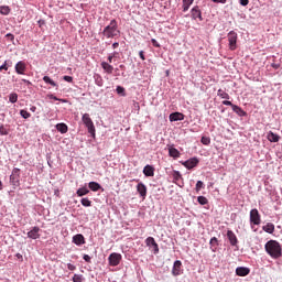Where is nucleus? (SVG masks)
I'll use <instances>...</instances> for the list:
<instances>
[{"label": "nucleus", "mask_w": 282, "mask_h": 282, "mask_svg": "<svg viewBox=\"0 0 282 282\" xmlns=\"http://www.w3.org/2000/svg\"><path fill=\"white\" fill-rule=\"evenodd\" d=\"M67 269L70 270V271H74V270H76V265H74L72 263H68Z\"/></svg>", "instance_id": "52"}, {"label": "nucleus", "mask_w": 282, "mask_h": 282, "mask_svg": "<svg viewBox=\"0 0 282 282\" xmlns=\"http://www.w3.org/2000/svg\"><path fill=\"white\" fill-rule=\"evenodd\" d=\"M169 154H170V158H180V151L175 148H170L169 149Z\"/></svg>", "instance_id": "28"}, {"label": "nucleus", "mask_w": 282, "mask_h": 282, "mask_svg": "<svg viewBox=\"0 0 282 282\" xmlns=\"http://www.w3.org/2000/svg\"><path fill=\"white\" fill-rule=\"evenodd\" d=\"M82 122L87 128V131L90 133L91 138H96V126H94V121L91 120V117H89V113L83 115Z\"/></svg>", "instance_id": "3"}, {"label": "nucleus", "mask_w": 282, "mask_h": 282, "mask_svg": "<svg viewBox=\"0 0 282 282\" xmlns=\"http://www.w3.org/2000/svg\"><path fill=\"white\" fill-rule=\"evenodd\" d=\"M202 188H204V182L197 181V183H196V193H199V191H202Z\"/></svg>", "instance_id": "39"}, {"label": "nucleus", "mask_w": 282, "mask_h": 282, "mask_svg": "<svg viewBox=\"0 0 282 282\" xmlns=\"http://www.w3.org/2000/svg\"><path fill=\"white\" fill-rule=\"evenodd\" d=\"M139 56L142 61H147V57H144V51H140Z\"/></svg>", "instance_id": "51"}, {"label": "nucleus", "mask_w": 282, "mask_h": 282, "mask_svg": "<svg viewBox=\"0 0 282 282\" xmlns=\"http://www.w3.org/2000/svg\"><path fill=\"white\" fill-rule=\"evenodd\" d=\"M25 69H28V66L25 65V62L20 61L15 64L17 74L23 75V74H25Z\"/></svg>", "instance_id": "12"}, {"label": "nucleus", "mask_w": 282, "mask_h": 282, "mask_svg": "<svg viewBox=\"0 0 282 282\" xmlns=\"http://www.w3.org/2000/svg\"><path fill=\"white\" fill-rule=\"evenodd\" d=\"M214 3H226L227 0H212Z\"/></svg>", "instance_id": "53"}, {"label": "nucleus", "mask_w": 282, "mask_h": 282, "mask_svg": "<svg viewBox=\"0 0 282 282\" xmlns=\"http://www.w3.org/2000/svg\"><path fill=\"white\" fill-rule=\"evenodd\" d=\"M143 175H145V177H153V175H155V169L151 165H145L143 169Z\"/></svg>", "instance_id": "18"}, {"label": "nucleus", "mask_w": 282, "mask_h": 282, "mask_svg": "<svg viewBox=\"0 0 282 282\" xmlns=\"http://www.w3.org/2000/svg\"><path fill=\"white\" fill-rule=\"evenodd\" d=\"M63 79L66 80V83H73L74 82V77L67 76V75L64 76Z\"/></svg>", "instance_id": "45"}, {"label": "nucleus", "mask_w": 282, "mask_h": 282, "mask_svg": "<svg viewBox=\"0 0 282 282\" xmlns=\"http://www.w3.org/2000/svg\"><path fill=\"white\" fill-rule=\"evenodd\" d=\"M250 223L254 226H259V224H261V215L259 214V209L254 208L250 210Z\"/></svg>", "instance_id": "6"}, {"label": "nucleus", "mask_w": 282, "mask_h": 282, "mask_svg": "<svg viewBox=\"0 0 282 282\" xmlns=\"http://www.w3.org/2000/svg\"><path fill=\"white\" fill-rule=\"evenodd\" d=\"M29 239H41V228L39 227H33L29 232H28Z\"/></svg>", "instance_id": "9"}, {"label": "nucleus", "mask_w": 282, "mask_h": 282, "mask_svg": "<svg viewBox=\"0 0 282 282\" xmlns=\"http://www.w3.org/2000/svg\"><path fill=\"white\" fill-rule=\"evenodd\" d=\"M83 259L86 263H91V257H89V254H84Z\"/></svg>", "instance_id": "46"}, {"label": "nucleus", "mask_w": 282, "mask_h": 282, "mask_svg": "<svg viewBox=\"0 0 282 282\" xmlns=\"http://www.w3.org/2000/svg\"><path fill=\"white\" fill-rule=\"evenodd\" d=\"M118 47H120V43L115 42V43L112 44V48L116 50V48H118Z\"/></svg>", "instance_id": "54"}, {"label": "nucleus", "mask_w": 282, "mask_h": 282, "mask_svg": "<svg viewBox=\"0 0 282 282\" xmlns=\"http://www.w3.org/2000/svg\"><path fill=\"white\" fill-rule=\"evenodd\" d=\"M250 3V0H240V6H248Z\"/></svg>", "instance_id": "50"}, {"label": "nucleus", "mask_w": 282, "mask_h": 282, "mask_svg": "<svg viewBox=\"0 0 282 282\" xmlns=\"http://www.w3.org/2000/svg\"><path fill=\"white\" fill-rule=\"evenodd\" d=\"M227 39L229 41V50L231 52H235V50H237V32L235 31H230L227 35Z\"/></svg>", "instance_id": "5"}, {"label": "nucleus", "mask_w": 282, "mask_h": 282, "mask_svg": "<svg viewBox=\"0 0 282 282\" xmlns=\"http://www.w3.org/2000/svg\"><path fill=\"white\" fill-rule=\"evenodd\" d=\"M237 276H248L250 274V268L248 267H238L236 269Z\"/></svg>", "instance_id": "14"}, {"label": "nucleus", "mask_w": 282, "mask_h": 282, "mask_svg": "<svg viewBox=\"0 0 282 282\" xmlns=\"http://www.w3.org/2000/svg\"><path fill=\"white\" fill-rule=\"evenodd\" d=\"M21 83H24L25 85H32V83L28 79H22Z\"/></svg>", "instance_id": "56"}, {"label": "nucleus", "mask_w": 282, "mask_h": 282, "mask_svg": "<svg viewBox=\"0 0 282 282\" xmlns=\"http://www.w3.org/2000/svg\"><path fill=\"white\" fill-rule=\"evenodd\" d=\"M180 120H184V113H182V112H172L170 115V122H177Z\"/></svg>", "instance_id": "17"}, {"label": "nucleus", "mask_w": 282, "mask_h": 282, "mask_svg": "<svg viewBox=\"0 0 282 282\" xmlns=\"http://www.w3.org/2000/svg\"><path fill=\"white\" fill-rule=\"evenodd\" d=\"M73 243H75V246H83L85 245V236H83V234H77L73 237Z\"/></svg>", "instance_id": "15"}, {"label": "nucleus", "mask_w": 282, "mask_h": 282, "mask_svg": "<svg viewBox=\"0 0 282 282\" xmlns=\"http://www.w3.org/2000/svg\"><path fill=\"white\" fill-rule=\"evenodd\" d=\"M192 13V19H194V21H197V19L199 21H204V18L202 17V10H199V7H194L191 11Z\"/></svg>", "instance_id": "11"}, {"label": "nucleus", "mask_w": 282, "mask_h": 282, "mask_svg": "<svg viewBox=\"0 0 282 282\" xmlns=\"http://www.w3.org/2000/svg\"><path fill=\"white\" fill-rule=\"evenodd\" d=\"M137 191L140 197H142L143 199L147 197V185H144L143 183H139L137 185Z\"/></svg>", "instance_id": "19"}, {"label": "nucleus", "mask_w": 282, "mask_h": 282, "mask_svg": "<svg viewBox=\"0 0 282 282\" xmlns=\"http://www.w3.org/2000/svg\"><path fill=\"white\" fill-rule=\"evenodd\" d=\"M223 105H225L227 107H232V105H235V104H232V101H229V100H224Z\"/></svg>", "instance_id": "48"}, {"label": "nucleus", "mask_w": 282, "mask_h": 282, "mask_svg": "<svg viewBox=\"0 0 282 282\" xmlns=\"http://www.w3.org/2000/svg\"><path fill=\"white\" fill-rule=\"evenodd\" d=\"M48 98H50L51 100H59L61 102H66L65 99H58V98H57L56 96H54V95H50Z\"/></svg>", "instance_id": "44"}, {"label": "nucleus", "mask_w": 282, "mask_h": 282, "mask_svg": "<svg viewBox=\"0 0 282 282\" xmlns=\"http://www.w3.org/2000/svg\"><path fill=\"white\" fill-rule=\"evenodd\" d=\"M0 14H4V15L10 14V7L8 6L0 7Z\"/></svg>", "instance_id": "34"}, {"label": "nucleus", "mask_w": 282, "mask_h": 282, "mask_svg": "<svg viewBox=\"0 0 282 282\" xmlns=\"http://www.w3.org/2000/svg\"><path fill=\"white\" fill-rule=\"evenodd\" d=\"M43 80H44V83H46V85H51L52 87H57L56 82H54L52 78H50V76H44Z\"/></svg>", "instance_id": "31"}, {"label": "nucleus", "mask_w": 282, "mask_h": 282, "mask_svg": "<svg viewBox=\"0 0 282 282\" xmlns=\"http://www.w3.org/2000/svg\"><path fill=\"white\" fill-rule=\"evenodd\" d=\"M10 184L13 188H19L21 186V170L19 167H14L10 175Z\"/></svg>", "instance_id": "4"}, {"label": "nucleus", "mask_w": 282, "mask_h": 282, "mask_svg": "<svg viewBox=\"0 0 282 282\" xmlns=\"http://www.w3.org/2000/svg\"><path fill=\"white\" fill-rule=\"evenodd\" d=\"M73 282H83V275L80 274H74Z\"/></svg>", "instance_id": "40"}, {"label": "nucleus", "mask_w": 282, "mask_h": 282, "mask_svg": "<svg viewBox=\"0 0 282 282\" xmlns=\"http://www.w3.org/2000/svg\"><path fill=\"white\" fill-rule=\"evenodd\" d=\"M20 116H22L24 120H28V118H30L32 115L28 110H21Z\"/></svg>", "instance_id": "36"}, {"label": "nucleus", "mask_w": 282, "mask_h": 282, "mask_svg": "<svg viewBox=\"0 0 282 282\" xmlns=\"http://www.w3.org/2000/svg\"><path fill=\"white\" fill-rule=\"evenodd\" d=\"M209 246H210V249L213 250V252H216L217 246H219V240L217 239V237H213L210 239Z\"/></svg>", "instance_id": "22"}, {"label": "nucleus", "mask_w": 282, "mask_h": 282, "mask_svg": "<svg viewBox=\"0 0 282 282\" xmlns=\"http://www.w3.org/2000/svg\"><path fill=\"white\" fill-rule=\"evenodd\" d=\"M269 142H279V140H281V137H279V134L270 131L267 135Z\"/></svg>", "instance_id": "20"}, {"label": "nucleus", "mask_w": 282, "mask_h": 282, "mask_svg": "<svg viewBox=\"0 0 282 282\" xmlns=\"http://www.w3.org/2000/svg\"><path fill=\"white\" fill-rule=\"evenodd\" d=\"M0 135H8V129L3 126H0Z\"/></svg>", "instance_id": "41"}, {"label": "nucleus", "mask_w": 282, "mask_h": 282, "mask_svg": "<svg viewBox=\"0 0 282 282\" xmlns=\"http://www.w3.org/2000/svg\"><path fill=\"white\" fill-rule=\"evenodd\" d=\"M217 96H219V98H223L225 100H230V95H228V93H226L224 89H218Z\"/></svg>", "instance_id": "27"}, {"label": "nucleus", "mask_w": 282, "mask_h": 282, "mask_svg": "<svg viewBox=\"0 0 282 282\" xmlns=\"http://www.w3.org/2000/svg\"><path fill=\"white\" fill-rule=\"evenodd\" d=\"M173 178L177 182L180 180H182V173H180V171H174L173 172Z\"/></svg>", "instance_id": "37"}, {"label": "nucleus", "mask_w": 282, "mask_h": 282, "mask_svg": "<svg viewBox=\"0 0 282 282\" xmlns=\"http://www.w3.org/2000/svg\"><path fill=\"white\" fill-rule=\"evenodd\" d=\"M119 67H120V69H124V65H120Z\"/></svg>", "instance_id": "59"}, {"label": "nucleus", "mask_w": 282, "mask_h": 282, "mask_svg": "<svg viewBox=\"0 0 282 282\" xmlns=\"http://www.w3.org/2000/svg\"><path fill=\"white\" fill-rule=\"evenodd\" d=\"M231 108H232V111H235V113H237L238 116H246V111H243L241 107L237 105H231Z\"/></svg>", "instance_id": "25"}, {"label": "nucleus", "mask_w": 282, "mask_h": 282, "mask_svg": "<svg viewBox=\"0 0 282 282\" xmlns=\"http://www.w3.org/2000/svg\"><path fill=\"white\" fill-rule=\"evenodd\" d=\"M101 67L107 74H113V67L111 66V64L102 62Z\"/></svg>", "instance_id": "21"}, {"label": "nucleus", "mask_w": 282, "mask_h": 282, "mask_svg": "<svg viewBox=\"0 0 282 282\" xmlns=\"http://www.w3.org/2000/svg\"><path fill=\"white\" fill-rule=\"evenodd\" d=\"M117 94H124V87L118 86Z\"/></svg>", "instance_id": "49"}, {"label": "nucleus", "mask_w": 282, "mask_h": 282, "mask_svg": "<svg viewBox=\"0 0 282 282\" xmlns=\"http://www.w3.org/2000/svg\"><path fill=\"white\" fill-rule=\"evenodd\" d=\"M17 100H19V95H17V93L10 94L9 101L12 102V105H14V102H17Z\"/></svg>", "instance_id": "33"}, {"label": "nucleus", "mask_w": 282, "mask_h": 282, "mask_svg": "<svg viewBox=\"0 0 282 282\" xmlns=\"http://www.w3.org/2000/svg\"><path fill=\"white\" fill-rule=\"evenodd\" d=\"M193 1L195 0H183V12H188L191 6H193Z\"/></svg>", "instance_id": "24"}, {"label": "nucleus", "mask_w": 282, "mask_h": 282, "mask_svg": "<svg viewBox=\"0 0 282 282\" xmlns=\"http://www.w3.org/2000/svg\"><path fill=\"white\" fill-rule=\"evenodd\" d=\"M102 34L106 39H113L120 34L118 30V21L111 20L110 23L104 29Z\"/></svg>", "instance_id": "2"}, {"label": "nucleus", "mask_w": 282, "mask_h": 282, "mask_svg": "<svg viewBox=\"0 0 282 282\" xmlns=\"http://www.w3.org/2000/svg\"><path fill=\"white\" fill-rule=\"evenodd\" d=\"M56 129L59 133H67V124L65 123H57Z\"/></svg>", "instance_id": "29"}, {"label": "nucleus", "mask_w": 282, "mask_h": 282, "mask_svg": "<svg viewBox=\"0 0 282 282\" xmlns=\"http://www.w3.org/2000/svg\"><path fill=\"white\" fill-rule=\"evenodd\" d=\"M82 205L88 208L89 206H91V200H89V198H82Z\"/></svg>", "instance_id": "38"}, {"label": "nucleus", "mask_w": 282, "mask_h": 282, "mask_svg": "<svg viewBox=\"0 0 282 282\" xmlns=\"http://www.w3.org/2000/svg\"><path fill=\"white\" fill-rule=\"evenodd\" d=\"M197 164H199V160H197V158H192V159L185 161L183 163V166H185V169L191 171L192 169H195V166H197Z\"/></svg>", "instance_id": "8"}, {"label": "nucleus", "mask_w": 282, "mask_h": 282, "mask_svg": "<svg viewBox=\"0 0 282 282\" xmlns=\"http://www.w3.org/2000/svg\"><path fill=\"white\" fill-rule=\"evenodd\" d=\"M151 43H152V45H153L154 47H160V43L158 42V40L152 39V40H151Z\"/></svg>", "instance_id": "47"}, {"label": "nucleus", "mask_w": 282, "mask_h": 282, "mask_svg": "<svg viewBox=\"0 0 282 282\" xmlns=\"http://www.w3.org/2000/svg\"><path fill=\"white\" fill-rule=\"evenodd\" d=\"M135 105H137L138 109H140V104L135 102Z\"/></svg>", "instance_id": "60"}, {"label": "nucleus", "mask_w": 282, "mask_h": 282, "mask_svg": "<svg viewBox=\"0 0 282 282\" xmlns=\"http://www.w3.org/2000/svg\"><path fill=\"white\" fill-rule=\"evenodd\" d=\"M113 56H116V54L108 56V62H109V63H113Z\"/></svg>", "instance_id": "55"}, {"label": "nucleus", "mask_w": 282, "mask_h": 282, "mask_svg": "<svg viewBox=\"0 0 282 282\" xmlns=\"http://www.w3.org/2000/svg\"><path fill=\"white\" fill-rule=\"evenodd\" d=\"M145 243H147V246H153L155 253L160 252V247L158 246V242H155V238L148 237L145 239Z\"/></svg>", "instance_id": "16"}, {"label": "nucleus", "mask_w": 282, "mask_h": 282, "mask_svg": "<svg viewBox=\"0 0 282 282\" xmlns=\"http://www.w3.org/2000/svg\"><path fill=\"white\" fill-rule=\"evenodd\" d=\"M88 188H90V191L96 193V192L100 191L101 186L96 182H90V183H88Z\"/></svg>", "instance_id": "26"}, {"label": "nucleus", "mask_w": 282, "mask_h": 282, "mask_svg": "<svg viewBox=\"0 0 282 282\" xmlns=\"http://www.w3.org/2000/svg\"><path fill=\"white\" fill-rule=\"evenodd\" d=\"M197 202L200 206H206V204H208V198H206V196H198Z\"/></svg>", "instance_id": "32"}, {"label": "nucleus", "mask_w": 282, "mask_h": 282, "mask_svg": "<svg viewBox=\"0 0 282 282\" xmlns=\"http://www.w3.org/2000/svg\"><path fill=\"white\" fill-rule=\"evenodd\" d=\"M264 250L271 257V259H281L282 257L281 243H279L276 240H269L264 245Z\"/></svg>", "instance_id": "1"}, {"label": "nucleus", "mask_w": 282, "mask_h": 282, "mask_svg": "<svg viewBox=\"0 0 282 282\" xmlns=\"http://www.w3.org/2000/svg\"><path fill=\"white\" fill-rule=\"evenodd\" d=\"M121 260H122V254L120 253H111L108 258V261L112 267L120 265Z\"/></svg>", "instance_id": "7"}, {"label": "nucleus", "mask_w": 282, "mask_h": 282, "mask_svg": "<svg viewBox=\"0 0 282 282\" xmlns=\"http://www.w3.org/2000/svg\"><path fill=\"white\" fill-rule=\"evenodd\" d=\"M0 191H3V183L0 181Z\"/></svg>", "instance_id": "57"}, {"label": "nucleus", "mask_w": 282, "mask_h": 282, "mask_svg": "<svg viewBox=\"0 0 282 282\" xmlns=\"http://www.w3.org/2000/svg\"><path fill=\"white\" fill-rule=\"evenodd\" d=\"M200 142L205 147H208V144H210V137H202Z\"/></svg>", "instance_id": "35"}, {"label": "nucleus", "mask_w": 282, "mask_h": 282, "mask_svg": "<svg viewBox=\"0 0 282 282\" xmlns=\"http://www.w3.org/2000/svg\"><path fill=\"white\" fill-rule=\"evenodd\" d=\"M84 195H89V191L87 187H80L79 189H77L78 197H84Z\"/></svg>", "instance_id": "30"}, {"label": "nucleus", "mask_w": 282, "mask_h": 282, "mask_svg": "<svg viewBox=\"0 0 282 282\" xmlns=\"http://www.w3.org/2000/svg\"><path fill=\"white\" fill-rule=\"evenodd\" d=\"M227 239H229L230 246H237L239 243V239H237V235L232 230L227 231Z\"/></svg>", "instance_id": "13"}, {"label": "nucleus", "mask_w": 282, "mask_h": 282, "mask_svg": "<svg viewBox=\"0 0 282 282\" xmlns=\"http://www.w3.org/2000/svg\"><path fill=\"white\" fill-rule=\"evenodd\" d=\"M262 230H264V232H268L269 235H272V232H274V224L268 223L265 226L262 227Z\"/></svg>", "instance_id": "23"}, {"label": "nucleus", "mask_w": 282, "mask_h": 282, "mask_svg": "<svg viewBox=\"0 0 282 282\" xmlns=\"http://www.w3.org/2000/svg\"><path fill=\"white\" fill-rule=\"evenodd\" d=\"M8 72V61L4 62V65L0 66V72Z\"/></svg>", "instance_id": "43"}, {"label": "nucleus", "mask_w": 282, "mask_h": 282, "mask_svg": "<svg viewBox=\"0 0 282 282\" xmlns=\"http://www.w3.org/2000/svg\"><path fill=\"white\" fill-rule=\"evenodd\" d=\"M31 111H36V107H32V108H31Z\"/></svg>", "instance_id": "58"}, {"label": "nucleus", "mask_w": 282, "mask_h": 282, "mask_svg": "<svg viewBox=\"0 0 282 282\" xmlns=\"http://www.w3.org/2000/svg\"><path fill=\"white\" fill-rule=\"evenodd\" d=\"M173 276H180L182 274V261L176 260L172 269Z\"/></svg>", "instance_id": "10"}, {"label": "nucleus", "mask_w": 282, "mask_h": 282, "mask_svg": "<svg viewBox=\"0 0 282 282\" xmlns=\"http://www.w3.org/2000/svg\"><path fill=\"white\" fill-rule=\"evenodd\" d=\"M6 39H7V41H10V43H12L14 41V34L8 33L6 35Z\"/></svg>", "instance_id": "42"}]
</instances>
